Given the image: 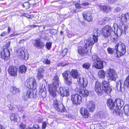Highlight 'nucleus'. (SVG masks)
Listing matches in <instances>:
<instances>
[{
    "label": "nucleus",
    "instance_id": "nucleus-1",
    "mask_svg": "<svg viewBox=\"0 0 129 129\" xmlns=\"http://www.w3.org/2000/svg\"><path fill=\"white\" fill-rule=\"evenodd\" d=\"M101 33L103 37L108 40L114 39L113 37L114 32L112 28L108 25H106L101 29Z\"/></svg>",
    "mask_w": 129,
    "mask_h": 129
},
{
    "label": "nucleus",
    "instance_id": "nucleus-2",
    "mask_svg": "<svg viewBox=\"0 0 129 129\" xmlns=\"http://www.w3.org/2000/svg\"><path fill=\"white\" fill-rule=\"evenodd\" d=\"M126 46L125 44L121 42H119L116 46L115 49L117 50L115 56L119 57L124 55L126 52Z\"/></svg>",
    "mask_w": 129,
    "mask_h": 129
},
{
    "label": "nucleus",
    "instance_id": "nucleus-3",
    "mask_svg": "<svg viewBox=\"0 0 129 129\" xmlns=\"http://www.w3.org/2000/svg\"><path fill=\"white\" fill-rule=\"evenodd\" d=\"M93 35L92 38L90 40H86V44L88 46L93 45L95 42H97L98 41V37L100 35V31L97 28H95L93 31Z\"/></svg>",
    "mask_w": 129,
    "mask_h": 129
},
{
    "label": "nucleus",
    "instance_id": "nucleus-4",
    "mask_svg": "<svg viewBox=\"0 0 129 129\" xmlns=\"http://www.w3.org/2000/svg\"><path fill=\"white\" fill-rule=\"evenodd\" d=\"M93 61H94L93 65L98 69H101L104 67L103 62L96 55H93L92 56Z\"/></svg>",
    "mask_w": 129,
    "mask_h": 129
},
{
    "label": "nucleus",
    "instance_id": "nucleus-5",
    "mask_svg": "<svg viewBox=\"0 0 129 129\" xmlns=\"http://www.w3.org/2000/svg\"><path fill=\"white\" fill-rule=\"evenodd\" d=\"M106 73L108 80H115L117 77L116 72L113 69H109L107 71Z\"/></svg>",
    "mask_w": 129,
    "mask_h": 129
},
{
    "label": "nucleus",
    "instance_id": "nucleus-6",
    "mask_svg": "<svg viewBox=\"0 0 129 129\" xmlns=\"http://www.w3.org/2000/svg\"><path fill=\"white\" fill-rule=\"evenodd\" d=\"M69 71H64L62 74L64 78V83L68 85H70L72 82V77L69 76Z\"/></svg>",
    "mask_w": 129,
    "mask_h": 129
},
{
    "label": "nucleus",
    "instance_id": "nucleus-7",
    "mask_svg": "<svg viewBox=\"0 0 129 129\" xmlns=\"http://www.w3.org/2000/svg\"><path fill=\"white\" fill-rule=\"evenodd\" d=\"M71 99L73 104L74 105H79L82 102V97L78 94L72 95Z\"/></svg>",
    "mask_w": 129,
    "mask_h": 129
},
{
    "label": "nucleus",
    "instance_id": "nucleus-8",
    "mask_svg": "<svg viewBox=\"0 0 129 129\" xmlns=\"http://www.w3.org/2000/svg\"><path fill=\"white\" fill-rule=\"evenodd\" d=\"M109 81L108 79L106 81L104 80L102 81V89L105 93L107 94L109 93L111 91L110 87L109 86Z\"/></svg>",
    "mask_w": 129,
    "mask_h": 129
},
{
    "label": "nucleus",
    "instance_id": "nucleus-9",
    "mask_svg": "<svg viewBox=\"0 0 129 129\" xmlns=\"http://www.w3.org/2000/svg\"><path fill=\"white\" fill-rule=\"evenodd\" d=\"M126 86L124 81L121 80L117 83L116 87L119 91L123 92L125 90Z\"/></svg>",
    "mask_w": 129,
    "mask_h": 129
},
{
    "label": "nucleus",
    "instance_id": "nucleus-10",
    "mask_svg": "<svg viewBox=\"0 0 129 129\" xmlns=\"http://www.w3.org/2000/svg\"><path fill=\"white\" fill-rule=\"evenodd\" d=\"M27 85H29L30 89H35L37 86L36 82L35 79L33 78H29L27 80Z\"/></svg>",
    "mask_w": 129,
    "mask_h": 129
},
{
    "label": "nucleus",
    "instance_id": "nucleus-11",
    "mask_svg": "<svg viewBox=\"0 0 129 129\" xmlns=\"http://www.w3.org/2000/svg\"><path fill=\"white\" fill-rule=\"evenodd\" d=\"M94 89L95 91L98 95H101L103 94V89H102L101 83L97 81L95 82Z\"/></svg>",
    "mask_w": 129,
    "mask_h": 129
},
{
    "label": "nucleus",
    "instance_id": "nucleus-12",
    "mask_svg": "<svg viewBox=\"0 0 129 129\" xmlns=\"http://www.w3.org/2000/svg\"><path fill=\"white\" fill-rule=\"evenodd\" d=\"M48 91L50 95L54 97L56 95L57 88L53 85H49Z\"/></svg>",
    "mask_w": 129,
    "mask_h": 129
},
{
    "label": "nucleus",
    "instance_id": "nucleus-13",
    "mask_svg": "<svg viewBox=\"0 0 129 129\" xmlns=\"http://www.w3.org/2000/svg\"><path fill=\"white\" fill-rule=\"evenodd\" d=\"M10 51L9 50L4 49L1 52V57L3 59L7 60L10 58Z\"/></svg>",
    "mask_w": 129,
    "mask_h": 129
},
{
    "label": "nucleus",
    "instance_id": "nucleus-14",
    "mask_svg": "<svg viewBox=\"0 0 129 129\" xmlns=\"http://www.w3.org/2000/svg\"><path fill=\"white\" fill-rule=\"evenodd\" d=\"M85 40L84 41L85 43V45L84 46V48L81 47L79 46L78 48V52L80 55H83L86 54L87 52V48L88 47H89V46H88L86 44V42Z\"/></svg>",
    "mask_w": 129,
    "mask_h": 129
},
{
    "label": "nucleus",
    "instance_id": "nucleus-15",
    "mask_svg": "<svg viewBox=\"0 0 129 129\" xmlns=\"http://www.w3.org/2000/svg\"><path fill=\"white\" fill-rule=\"evenodd\" d=\"M107 104L109 108L111 110H116L117 109L116 106L114 104V102L111 99H108L107 101Z\"/></svg>",
    "mask_w": 129,
    "mask_h": 129
},
{
    "label": "nucleus",
    "instance_id": "nucleus-16",
    "mask_svg": "<svg viewBox=\"0 0 129 129\" xmlns=\"http://www.w3.org/2000/svg\"><path fill=\"white\" fill-rule=\"evenodd\" d=\"M59 91L60 95L62 97L68 96L70 95V91L68 89L60 87L59 88Z\"/></svg>",
    "mask_w": 129,
    "mask_h": 129
},
{
    "label": "nucleus",
    "instance_id": "nucleus-17",
    "mask_svg": "<svg viewBox=\"0 0 129 129\" xmlns=\"http://www.w3.org/2000/svg\"><path fill=\"white\" fill-rule=\"evenodd\" d=\"M86 107L90 112H92L94 111L95 109V105L94 102L89 101L86 102Z\"/></svg>",
    "mask_w": 129,
    "mask_h": 129
},
{
    "label": "nucleus",
    "instance_id": "nucleus-18",
    "mask_svg": "<svg viewBox=\"0 0 129 129\" xmlns=\"http://www.w3.org/2000/svg\"><path fill=\"white\" fill-rule=\"evenodd\" d=\"M78 92H80L82 96L86 97L89 94V91L85 88V87H81L78 89Z\"/></svg>",
    "mask_w": 129,
    "mask_h": 129
},
{
    "label": "nucleus",
    "instance_id": "nucleus-19",
    "mask_svg": "<svg viewBox=\"0 0 129 129\" xmlns=\"http://www.w3.org/2000/svg\"><path fill=\"white\" fill-rule=\"evenodd\" d=\"M33 43L35 46L38 49H43L45 45L40 40H34Z\"/></svg>",
    "mask_w": 129,
    "mask_h": 129
},
{
    "label": "nucleus",
    "instance_id": "nucleus-20",
    "mask_svg": "<svg viewBox=\"0 0 129 129\" xmlns=\"http://www.w3.org/2000/svg\"><path fill=\"white\" fill-rule=\"evenodd\" d=\"M107 126V124L105 122H103L100 125L99 124L97 125H91L90 126V129H101L102 128H105Z\"/></svg>",
    "mask_w": 129,
    "mask_h": 129
},
{
    "label": "nucleus",
    "instance_id": "nucleus-21",
    "mask_svg": "<svg viewBox=\"0 0 129 129\" xmlns=\"http://www.w3.org/2000/svg\"><path fill=\"white\" fill-rule=\"evenodd\" d=\"M84 19L88 22L91 21L92 20L90 13L88 11H84L83 12Z\"/></svg>",
    "mask_w": 129,
    "mask_h": 129
},
{
    "label": "nucleus",
    "instance_id": "nucleus-22",
    "mask_svg": "<svg viewBox=\"0 0 129 129\" xmlns=\"http://www.w3.org/2000/svg\"><path fill=\"white\" fill-rule=\"evenodd\" d=\"M8 72L12 76H16L17 75V69L15 67H10L8 69Z\"/></svg>",
    "mask_w": 129,
    "mask_h": 129
},
{
    "label": "nucleus",
    "instance_id": "nucleus-23",
    "mask_svg": "<svg viewBox=\"0 0 129 129\" xmlns=\"http://www.w3.org/2000/svg\"><path fill=\"white\" fill-rule=\"evenodd\" d=\"M78 79H77V81L81 85V87H86V86L88 84L87 79L83 78H81L80 77V76Z\"/></svg>",
    "mask_w": 129,
    "mask_h": 129
},
{
    "label": "nucleus",
    "instance_id": "nucleus-24",
    "mask_svg": "<svg viewBox=\"0 0 129 129\" xmlns=\"http://www.w3.org/2000/svg\"><path fill=\"white\" fill-rule=\"evenodd\" d=\"M80 113L85 118H87L89 115V112L87 109L85 107L80 108Z\"/></svg>",
    "mask_w": 129,
    "mask_h": 129
},
{
    "label": "nucleus",
    "instance_id": "nucleus-25",
    "mask_svg": "<svg viewBox=\"0 0 129 129\" xmlns=\"http://www.w3.org/2000/svg\"><path fill=\"white\" fill-rule=\"evenodd\" d=\"M123 101L119 99H116L114 101V104L117 109H121L123 105Z\"/></svg>",
    "mask_w": 129,
    "mask_h": 129
},
{
    "label": "nucleus",
    "instance_id": "nucleus-26",
    "mask_svg": "<svg viewBox=\"0 0 129 129\" xmlns=\"http://www.w3.org/2000/svg\"><path fill=\"white\" fill-rule=\"evenodd\" d=\"M70 74L74 79L78 78L80 76V75L79 74L78 72L76 70H72Z\"/></svg>",
    "mask_w": 129,
    "mask_h": 129
},
{
    "label": "nucleus",
    "instance_id": "nucleus-27",
    "mask_svg": "<svg viewBox=\"0 0 129 129\" xmlns=\"http://www.w3.org/2000/svg\"><path fill=\"white\" fill-rule=\"evenodd\" d=\"M129 18L128 14H122L119 17V19L121 22H125Z\"/></svg>",
    "mask_w": 129,
    "mask_h": 129
},
{
    "label": "nucleus",
    "instance_id": "nucleus-28",
    "mask_svg": "<svg viewBox=\"0 0 129 129\" xmlns=\"http://www.w3.org/2000/svg\"><path fill=\"white\" fill-rule=\"evenodd\" d=\"M53 83L49 85H53L54 86L57 88L59 87L60 82L59 81L58 78L57 76H55L53 80Z\"/></svg>",
    "mask_w": 129,
    "mask_h": 129
},
{
    "label": "nucleus",
    "instance_id": "nucleus-29",
    "mask_svg": "<svg viewBox=\"0 0 129 129\" xmlns=\"http://www.w3.org/2000/svg\"><path fill=\"white\" fill-rule=\"evenodd\" d=\"M19 54L21 58L23 59L26 60L28 58L27 54L26 53H25L24 51L22 50H20L19 51Z\"/></svg>",
    "mask_w": 129,
    "mask_h": 129
},
{
    "label": "nucleus",
    "instance_id": "nucleus-30",
    "mask_svg": "<svg viewBox=\"0 0 129 129\" xmlns=\"http://www.w3.org/2000/svg\"><path fill=\"white\" fill-rule=\"evenodd\" d=\"M33 94V93L31 92L30 90L28 89L24 92L23 96L25 99H27L29 98Z\"/></svg>",
    "mask_w": 129,
    "mask_h": 129
},
{
    "label": "nucleus",
    "instance_id": "nucleus-31",
    "mask_svg": "<svg viewBox=\"0 0 129 129\" xmlns=\"http://www.w3.org/2000/svg\"><path fill=\"white\" fill-rule=\"evenodd\" d=\"M114 28L115 30L114 31H115V30L116 31L117 34V36H120L121 35L124 29H125L124 27H122L119 28H118L117 26L116 27V29H115L114 27Z\"/></svg>",
    "mask_w": 129,
    "mask_h": 129
},
{
    "label": "nucleus",
    "instance_id": "nucleus-32",
    "mask_svg": "<svg viewBox=\"0 0 129 129\" xmlns=\"http://www.w3.org/2000/svg\"><path fill=\"white\" fill-rule=\"evenodd\" d=\"M100 8L101 10H103L106 13H108L111 11V8L109 7L106 6H100Z\"/></svg>",
    "mask_w": 129,
    "mask_h": 129
},
{
    "label": "nucleus",
    "instance_id": "nucleus-33",
    "mask_svg": "<svg viewBox=\"0 0 129 129\" xmlns=\"http://www.w3.org/2000/svg\"><path fill=\"white\" fill-rule=\"evenodd\" d=\"M46 126V124L45 122L43 123L42 129L38 124L34 125L32 128H29L28 129H45Z\"/></svg>",
    "mask_w": 129,
    "mask_h": 129
},
{
    "label": "nucleus",
    "instance_id": "nucleus-34",
    "mask_svg": "<svg viewBox=\"0 0 129 129\" xmlns=\"http://www.w3.org/2000/svg\"><path fill=\"white\" fill-rule=\"evenodd\" d=\"M44 71V69L42 68H40L38 70L37 77L39 80L43 77L44 76L43 75Z\"/></svg>",
    "mask_w": 129,
    "mask_h": 129
},
{
    "label": "nucleus",
    "instance_id": "nucleus-35",
    "mask_svg": "<svg viewBox=\"0 0 129 129\" xmlns=\"http://www.w3.org/2000/svg\"><path fill=\"white\" fill-rule=\"evenodd\" d=\"M55 109L58 111L60 112H64V106L62 104H60L58 105L55 108Z\"/></svg>",
    "mask_w": 129,
    "mask_h": 129
},
{
    "label": "nucleus",
    "instance_id": "nucleus-36",
    "mask_svg": "<svg viewBox=\"0 0 129 129\" xmlns=\"http://www.w3.org/2000/svg\"><path fill=\"white\" fill-rule=\"evenodd\" d=\"M11 90L12 91L13 95H16L20 91L19 89L15 86L11 87Z\"/></svg>",
    "mask_w": 129,
    "mask_h": 129
},
{
    "label": "nucleus",
    "instance_id": "nucleus-37",
    "mask_svg": "<svg viewBox=\"0 0 129 129\" xmlns=\"http://www.w3.org/2000/svg\"><path fill=\"white\" fill-rule=\"evenodd\" d=\"M27 68L24 65L20 66L19 68V71L22 74H24L26 71Z\"/></svg>",
    "mask_w": 129,
    "mask_h": 129
},
{
    "label": "nucleus",
    "instance_id": "nucleus-38",
    "mask_svg": "<svg viewBox=\"0 0 129 129\" xmlns=\"http://www.w3.org/2000/svg\"><path fill=\"white\" fill-rule=\"evenodd\" d=\"M105 72L103 70H100L98 73L99 77L101 79L104 78L105 76Z\"/></svg>",
    "mask_w": 129,
    "mask_h": 129
},
{
    "label": "nucleus",
    "instance_id": "nucleus-39",
    "mask_svg": "<svg viewBox=\"0 0 129 129\" xmlns=\"http://www.w3.org/2000/svg\"><path fill=\"white\" fill-rule=\"evenodd\" d=\"M125 114L126 115H129V106L125 105L123 108Z\"/></svg>",
    "mask_w": 129,
    "mask_h": 129
},
{
    "label": "nucleus",
    "instance_id": "nucleus-40",
    "mask_svg": "<svg viewBox=\"0 0 129 129\" xmlns=\"http://www.w3.org/2000/svg\"><path fill=\"white\" fill-rule=\"evenodd\" d=\"M107 51L109 54H113L114 53L116 54L117 50L116 49H112L111 48H108L107 49Z\"/></svg>",
    "mask_w": 129,
    "mask_h": 129
},
{
    "label": "nucleus",
    "instance_id": "nucleus-41",
    "mask_svg": "<svg viewBox=\"0 0 129 129\" xmlns=\"http://www.w3.org/2000/svg\"><path fill=\"white\" fill-rule=\"evenodd\" d=\"M29 3L27 2H25L22 5V6L23 7H25L26 9H28L30 7Z\"/></svg>",
    "mask_w": 129,
    "mask_h": 129
},
{
    "label": "nucleus",
    "instance_id": "nucleus-42",
    "mask_svg": "<svg viewBox=\"0 0 129 129\" xmlns=\"http://www.w3.org/2000/svg\"><path fill=\"white\" fill-rule=\"evenodd\" d=\"M15 114H11L10 116V119L11 121H16L17 119V118L15 116Z\"/></svg>",
    "mask_w": 129,
    "mask_h": 129
},
{
    "label": "nucleus",
    "instance_id": "nucleus-43",
    "mask_svg": "<svg viewBox=\"0 0 129 129\" xmlns=\"http://www.w3.org/2000/svg\"><path fill=\"white\" fill-rule=\"evenodd\" d=\"M120 109H117L116 110H114L116 113H118V115L120 117H122L123 115V112L122 110Z\"/></svg>",
    "mask_w": 129,
    "mask_h": 129
},
{
    "label": "nucleus",
    "instance_id": "nucleus-44",
    "mask_svg": "<svg viewBox=\"0 0 129 129\" xmlns=\"http://www.w3.org/2000/svg\"><path fill=\"white\" fill-rule=\"evenodd\" d=\"M59 104H58L57 102V101L56 99L54 100L53 101L52 105L55 108Z\"/></svg>",
    "mask_w": 129,
    "mask_h": 129
},
{
    "label": "nucleus",
    "instance_id": "nucleus-45",
    "mask_svg": "<svg viewBox=\"0 0 129 129\" xmlns=\"http://www.w3.org/2000/svg\"><path fill=\"white\" fill-rule=\"evenodd\" d=\"M67 49L65 48L62 51V52L60 54V55H61L62 57H63L67 54Z\"/></svg>",
    "mask_w": 129,
    "mask_h": 129
},
{
    "label": "nucleus",
    "instance_id": "nucleus-46",
    "mask_svg": "<svg viewBox=\"0 0 129 129\" xmlns=\"http://www.w3.org/2000/svg\"><path fill=\"white\" fill-rule=\"evenodd\" d=\"M125 83V85L127 87H129V75L126 78L125 81H124Z\"/></svg>",
    "mask_w": 129,
    "mask_h": 129
},
{
    "label": "nucleus",
    "instance_id": "nucleus-47",
    "mask_svg": "<svg viewBox=\"0 0 129 129\" xmlns=\"http://www.w3.org/2000/svg\"><path fill=\"white\" fill-rule=\"evenodd\" d=\"M90 65L89 63H86L83 65V67L84 69H88L89 68Z\"/></svg>",
    "mask_w": 129,
    "mask_h": 129
},
{
    "label": "nucleus",
    "instance_id": "nucleus-48",
    "mask_svg": "<svg viewBox=\"0 0 129 129\" xmlns=\"http://www.w3.org/2000/svg\"><path fill=\"white\" fill-rule=\"evenodd\" d=\"M51 44L52 43L50 42H47L46 43V46L48 50H49L50 49L51 47Z\"/></svg>",
    "mask_w": 129,
    "mask_h": 129
},
{
    "label": "nucleus",
    "instance_id": "nucleus-49",
    "mask_svg": "<svg viewBox=\"0 0 129 129\" xmlns=\"http://www.w3.org/2000/svg\"><path fill=\"white\" fill-rule=\"evenodd\" d=\"M63 115L64 117L68 118H71L72 117V115L67 112H64L63 113Z\"/></svg>",
    "mask_w": 129,
    "mask_h": 129
},
{
    "label": "nucleus",
    "instance_id": "nucleus-50",
    "mask_svg": "<svg viewBox=\"0 0 129 129\" xmlns=\"http://www.w3.org/2000/svg\"><path fill=\"white\" fill-rule=\"evenodd\" d=\"M105 117L108 119H110L111 118V116L107 113H105Z\"/></svg>",
    "mask_w": 129,
    "mask_h": 129
},
{
    "label": "nucleus",
    "instance_id": "nucleus-51",
    "mask_svg": "<svg viewBox=\"0 0 129 129\" xmlns=\"http://www.w3.org/2000/svg\"><path fill=\"white\" fill-rule=\"evenodd\" d=\"M25 125L23 123H21L19 125V129H25Z\"/></svg>",
    "mask_w": 129,
    "mask_h": 129
},
{
    "label": "nucleus",
    "instance_id": "nucleus-52",
    "mask_svg": "<svg viewBox=\"0 0 129 129\" xmlns=\"http://www.w3.org/2000/svg\"><path fill=\"white\" fill-rule=\"evenodd\" d=\"M103 20H104L105 21H109L111 20L112 19L111 18H109L108 17H105L104 19H103Z\"/></svg>",
    "mask_w": 129,
    "mask_h": 129
},
{
    "label": "nucleus",
    "instance_id": "nucleus-53",
    "mask_svg": "<svg viewBox=\"0 0 129 129\" xmlns=\"http://www.w3.org/2000/svg\"><path fill=\"white\" fill-rule=\"evenodd\" d=\"M46 34H41V37L43 39H47V37L46 35Z\"/></svg>",
    "mask_w": 129,
    "mask_h": 129
},
{
    "label": "nucleus",
    "instance_id": "nucleus-54",
    "mask_svg": "<svg viewBox=\"0 0 129 129\" xmlns=\"http://www.w3.org/2000/svg\"><path fill=\"white\" fill-rule=\"evenodd\" d=\"M44 63L46 64H50V61L48 59H46L43 61Z\"/></svg>",
    "mask_w": 129,
    "mask_h": 129
},
{
    "label": "nucleus",
    "instance_id": "nucleus-55",
    "mask_svg": "<svg viewBox=\"0 0 129 129\" xmlns=\"http://www.w3.org/2000/svg\"><path fill=\"white\" fill-rule=\"evenodd\" d=\"M75 7L77 9L81 8V7L80 4L79 3H76L75 4Z\"/></svg>",
    "mask_w": 129,
    "mask_h": 129
},
{
    "label": "nucleus",
    "instance_id": "nucleus-56",
    "mask_svg": "<svg viewBox=\"0 0 129 129\" xmlns=\"http://www.w3.org/2000/svg\"><path fill=\"white\" fill-rule=\"evenodd\" d=\"M105 114H104L103 113H102L100 114V117L101 118H103L105 117Z\"/></svg>",
    "mask_w": 129,
    "mask_h": 129
},
{
    "label": "nucleus",
    "instance_id": "nucleus-57",
    "mask_svg": "<svg viewBox=\"0 0 129 129\" xmlns=\"http://www.w3.org/2000/svg\"><path fill=\"white\" fill-rule=\"evenodd\" d=\"M24 16L28 18H31V16L29 15L28 14L24 13L23 15Z\"/></svg>",
    "mask_w": 129,
    "mask_h": 129
},
{
    "label": "nucleus",
    "instance_id": "nucleus-58",
    "mask_svg": "<svg viewBox=\"0 0 129 129\" xmlns=\"http://www.w3.org/2000/svg\"><path fill=\"white\" fill-rule=\"evenodd\" d=\"M10 42L9 41L6 43V46L7 48H9L10 45Z\"/></svg>",
    "mask_w": 129,
    "mask_h": 129
},
{
    "label": "nucleus",
    "instance_id": "nucleus-59",
    "mask_svg": "<svg viewBox=\"0 0 129 129\" xmlns=\"http://www.w3.org/2000/svg\"><path fill=\"white\" fill-rule=\"evenodd\" d=\"M9 109L11 110H13L14 109V107L13 105H9Z\"/></svg>",
    "mask_w": 129,
    "mask_h": 129
},
{
    "label": "nucleus",
    "instance_id": "nucleus-60",
    "mask_svg": "<svg viewBox=\"0 0 129 129\" xmlns=\"http://www.w3.org/2000/svg\"><path fill=\"white\" fill-rule=\"evenodd\" d=\"M81 5L84 6H88L89 5V3L88 2H85L84 3H82L81 4Z\"/></svg>",
    "mask_w": 129,
    "mask_h": 129
},
{
    "label": "nucleus",
    "instance_id": "nucleus-61",
    "mask_svg": "<svg viewBox=\"0 0 129 129\" xmlns=\"http://www.w3.org/2000/svg\"><path fill=\"white\" fill-rule=\"evenodd\" d=\"M68 65V64H67L66 63H61V64L60 66H65L66 65Z\"/></svg>",
    "mask_w": 129,
    "mask_h": 129
},
{
    "label": "nucleus",
    "instance_id": "nucleus-62",
    "mask_svg": "<svg viewBox=\"0 0 129 129\" xmlns=\"http://www.w3.org/2000/svg\"><path fill=\"white\" fill-rule=\"evenodd\" d=\"M7 33V32H4L3 33H2L1 34V36H4Z\"/></svg>",
    "mask_w": 129,
    "mask_h": 129
},
{
    "label": "nucleus",
    "instance_id": "nucleus-63",
    "mask_svg": "<svg viewBox=\"0 0 129 129\" xmlns=\"http://www.w3.org/2000/svg\"><path fill=\"white\" fill-rule=\"evenodd\" d=\"M11 30V28L9 26L8 28V32L9 33L10 32Z\"/></svg>",
    "mask_w": 129,
    "mask_h": 129
},
{
    "label": "nucleus",
    "instance_id": "nucleus-64",
    "mask_svg": "<svg viewBox=\"0 0 129 129\" xmlns=\"http://www.w3.org/2000/svg\"><path fill=\"white\" fill-rule=\"evenodd\" d=\"M4 127L2 125H0V129H4Z\"/></svg>",
    "mask_w": 129,
    "mask_h": 129
}]
</instances>
